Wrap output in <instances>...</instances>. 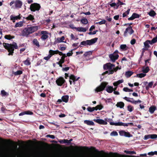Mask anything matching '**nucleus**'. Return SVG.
I'll return each instance as SVG.
<instances>
[{"instance_id": "nucleus-23", "label": "nucleus", "mask_w": 157, "mask_h": 157, "mask_svg": "<svg viewBox=\"0 0 157 157\" xmlns=\"http://www.w3.org/2000/svg\"><path fill=\"white\" fill-rule=\"evenodd\" d=\"M69 98V96L68 95L63 96L61 98L62 101L65 103L67 102L68 101Z\"/></svg>"}, {"instance_id": "nucleus-10", "label": "nucleus", "mask_w": 157, "mask_h": 157, "mask_svg": "<svg viewBox=\"0 0 157 157\" xmlns=\"http://www.w3.org/2000/svg\"><path fill=\"white\" fill-rule=\"evenodd\" d=\"M41 36L40 39L43 40H45L48 38V32L45 31H42L41 32Z\"/></svg>"}, {"instance_id": "nucleus-19", "label": "nucleus", "mask_w": 157, "mask_h": 157, "mask_svg": "<svg viewBox=\"0 0 157 157\" xmlns=\"http://www.w3.org/2000/svg\"><path fill=\"white\" fill-rule=\"evenodd\" d=\"M79 78H80V77H78L76 78V77L73 75H71L69 77V79L73 81L74 84L75 83V81H77Z\"/></svg>"}, {"instance_id": "nucleus-28", "label": "nucleus", "mask_w": 157, "mask_h": 157, "mask_svg": "<svg viewBox=\"0 0 157 157\" xmlns=\"http://www.w3.org/2000/svg\"><path fill=\"white\" fill-rule=\"evenodd\" d=\"M149 70L150 69L148 66H147L146 67H145L144 66L142 67V72L144 74L147 73Z\"/></svg>"}, {"instance_id": "nucleus-22", "label": "nucleus", "mask_w": 157, "mask_h": 157, "mask_svg": "<svg viewBox=\"0 0 157 157\" xmlns=\"http://www.w3.org/2000/svg\"><path fill=\"white\" fill-rule=\"evenodd\" d=\"M106 90L108 93H111L113 91V86H108L106 88Z\"/></svg>"}, {"instance_id": "nucleus-31", "label": "nucleus", "mask_w": 157, "mask_h": 157, "mask_svg": "<svg viewBox=\"0 0 157 157\" xmlns=\"http://www.w3.org/2000/svg\"><path fill=\"white\" fill-rule=\"evenodd\" d=\"M33 44L36 46L38 47H39L40 46L39 42L36 39H33Z\"/></svg>"}, {"instance_id": "nucleus-8", "label": "nucleus", "mask_w": 157, "mask_h": 157, "mask_svg": "<svg viewBox=\"0 0 157 157\" xmlns=\"http://www.w3.org/2000/svg\"><path fill=\"white\" fill-rule=\"evenodd\" d=\"M65 82V80L62 77H59L56 81V82L57 85L59 86H62Z\"/></svg>"}, {"instance_id": "nucleus-24", "label": "nucleus", "mask_w": 157, "mask_h": 157, "mask_svg": "<svg viewBox=\"0 0 157 157\" xmlns=\"http://www.w3.org/2000/svg\"><path fill=\"white\" fill-rule=\"evenodd\" d=\"M84 123L88 125H94V122L91 121L86 120L84 121Z\"/></svg>"}, {"instance_id": "nucleus-30", "label": "nucleus", "mask_w": 157, "mask_h": 157, "mask_svg": "<svg viewBox=\"0 0 157 157\" xmlns=\"http://www.w3.org/2000/svg\"><path fill=\"white\" fill-rule=\"evenodd\" d=\"M116 105L118 107H119L121 108H122L124 107V104L122 102H117Z\"/></svg>"}, {"instance_id": "nucleus-49", "label": "nucleus", "mask_w": 157, "mask_h": 157, "mask_svg": "<svg viewBox=\"0 0 157 157\" xmlns=\"http://www.w3.org/2000/svg\"><path fill=\"white\" fill-rule=\"evenodd\" d=\"M68 140L67 139L60 140L59 141V142L61 144H68Z\"/></svg>"}, {"instance_id": "nucleus-2", "label": "nucleus", "mask_w": 157, "mask_h": 157, "mask_svg": "<svg viewBox=\"0 0 157 157\" xmlns=\"http://www.w3.org/2000/svg\"><path fill=\"white\" fill-rule=\"evenodd\" d=\"M38 30V27L36 26L25 28L21 31V35L28 37L30 34Z\"/></svg>"}, {"instance_id": "nucleus-46", "label": "nucleus", "mask_w": 157, "mask_h": 157, "mask_svg": "<svg viewBox=\"0 0 157 157\" xmlns=\"http://www.w3.org/2000/svg\"><path fill=\"white\" fill-rule=\"evenodd\" d=\"M157 42V35L153 39L150 40V42L151 43V44H152Z\"/></svg>"}, {"instance_id": "nucleus-13", "label": "nucleus", "mask_w": 157, "mask_h": 157, "mask_svg": "<svg viewBox=\"0 0 157 157\" xmlns=\"http://www.w3.org/2000/svg\"><path fill=\"white\" fill-rule=\"evenodd\" d=\"M93 121L100 124L106 125L107 124V122L101 119H94Z\"/></svg>"}, {"instance_id": "nucleus-60", "label": "nucleus", "mask_w": 157, "mask_h": 157, "mask_svg": "<svg viewBox=\"0 0 157 157\" xmlns=\"http://www.w3.org/2000/svg\"><path fill=\"white\" fill-rule=\"evenodd\" d=\"M150 138H151L150 135H145L144 137V140H147Z\"/></svg>"}, {"instance_id": "nucleus-42", "label": "nucleus", "mask_w": 157, "mask_h": 157, "mask_svg": "<svg viewBox=\"0 0 157 157\" xmlns=\"http://www.w3.org/2000/svg\"><path fill=\"white\" fill-rule=\"evenodd\" d=\"M146 75L145 74L141 73L136 74V76L140 78H142L145 77Z\"/></svg>"}, {"instance_id": "nucleus-7", "label": "nucleus", "mask_w": 157, "mask_h": 157, "mask_svg": "<svg viewBox=\"0 0 157 157\" xmlns=\"http://www.w3.org/2000/svg\"><path fill=\"white\" fill-rule=\"evenodd\" d=\"M103 68L105 70H108L109 74H112L114 73V71L112 69L109 63H107L105 64L103 66Z\"/></svg>"}, {"instance_id": "nucleus-64", "label": "nucleus", "mask_w": 157, "mask_h": 157, "mask_svg": "<svg viewBox=\"0 0 157 157\" xmlns=\"http://www.w3.org/2000/svg\"><path fill=\"white\" fill-rule=\"evenodd\" d=\"M153 82H151L148 83L147 86L150 88H151L153 85Z\"/></svg>"}, {"instance_id": "nucleus-56", "label": "nucleus", "mask_w": 157, "mask_h": 157, "mask_svg": "<svg viewBox=\"0 0 157 157\" xmlns=\"http://www.w3.org/2000/svg\"><path fill=\"white\" fill-rule=\"evenodd\" d=\"M150 135L151 139H155L157 138V135L156 134H151Z\"/></svg>"}, {"instance_id": "nucleus-55", "label": "nucleus", "mask_w": 157, "mask_h": 157, "mask_svg": "<svg viewBox=\"0 0 157 157\" xmlns=\"http://www.w3.org/2000/svg\"><path fill=\"white\" fill-rule=\"evenodd\" d=\"M111 136H117L118 135V133L116 131H113L110 133Z\"/></svg>"}, {"instance_id": "nucleus-53", "label": "nucleus", "mask_w": 157, "mask_h": 157, "mask_svg": "<svg viewBox=\"0 0 157 157\" xmlns=\"http://www.w3.org/2000/svg\"><path fill=\"white\" fill-rule=\"evenodd\" d=\"M148 155H157V151H155L154 152L151 151L148 152Z\"/></svg>"}, {"instance_id": "nucleus-54", "label": "nucleus", "mask_w": 157, "mask_h": 157, "mask_svg": "<svg viewBox=\"0 0 157 157\" xmlns=\"http://www.w3.org/2000/svg\"><path fill=\"white\" fill-rule=\"evenodd\" d=\"M87 110L89 112H91L94 111V109H93V107H89L87 108Z\"/></svg>"}, {"instance_id": "nucleus-39", "label": "nucleus", "mask_w": 157, "mask_h": 157, "mask_svg": "<svg viewBox=\"0 0 157 157\" xmlns=\"http://www.w3.org/2000/svg\"><path fill=\"white\" fill-rule=\"evenodd\" d=\"M25 65L28 66L31 64V62H30L29 58H28L27 59L23 61Z\"/></svg>"}, {"instance_id": "nucleus-52", "label": "nucleus", "mask_w": 157, "mask_h": 157, "mask_svg": "<svg viewBox=\"0 0 157 157\" xmlns=\"http://www.w3.org/2000/svg\"><path fill=\"white\" fill-rule=\"evenodd\" d=\"M92 54V52L91 51H89L88 52H86L85 53L83 54V56H84L86 57L88 55H91Z\"/></svg>"}, {"instance_id": "nucleus-11", "label": "nucleus", "mask_w": 157, "mask_h": 157, "mask_svg": "<svg viewBox=\"0 0 157 157\" xmlns=\"http://www.w3.org/2000/svg\"><path fill=\"white\" fill-rule=\"evenodd\" d=\"M129 34L131 35L134 32V30L132 29V27L131 26H129L126 28L125 31L124 32V36H126L127 35V33L128 31Z\"/></svg>"}, {"instance_id": "nucleus-51", "label": "nucleus", "mask_w": 157, "mask_h": 157, "mask_svg": "<svg viewBox=\"0 0 157 157\" xmlns=\"http://www.w3.org/2000/svg\"><path fill=\"white\" fill-rule=\"evenodd\" d=\"M23 72L21 70L17 71L14 73V74L16 76L18 75H20L22 74Z\"/></svg>"}, {"instance_id": "nucleus-16", "label": "nucleus", "mask_w": 157, "mask_h": 157, "mask_svg": "<svg viewBox=\"0 0 157 157\" xmlns=\"http://www.w3.org/2000/svg\"><path fill=\"white\" fill-rule=\"evenodd\" d=\"M20 14L18 16H13L11 15L10 16V20L13 21V22H14L15 21V20L17 19H21V17L20 16Z\"/></svg>"}, {"instance_id": "nucleus-29", "label": "nucleus", "mask_w": 157, "mask_h": 157, "mask_svg": "<svg viewBox=\"0 0 157 157\" xmlns=\"http://www.w3.org/2000/svg\"><path fill=\"white\" fill-rule=\"evenodd\" d=\"M110 124L111 125H114L115 126H123V123L121 122H119L117 123L110 122Z\"/></svg>"}, {"instance_id": "nucleus-57", "label": "nucleus", "mask_w": 157, "mask_h": 157, "mask_svg": "<svg viewBox=\"0 0 157 157\" xmlns=\"http://www.w3.org/2000/svg\"><path fill=\"white\" fill-rule=\"evenodd\" d=\"M129 125L131 126H133V123H123V126H128Z\"/></svg>"}, {"instance_id": "nucleus-41", "label": "nucleus", "mask_w": 157, "mask_h": 157, "mask_svg": "<svg viewBox=\"0 0 157 157\" xmlns=\"http://www.w3.org/2000/svg\"><path fill=\"white\" fill-rule=\"evenodd\" d=\"M130 10V9H128L126 12H125L122 15L123 17H126L127 16V15L129 14Z\"/></svg>"}, {"instance_id": "nucleus-17", "label": "nucleus", "mask_w": 157, "mask_h": 157, "mask_svg": "<svg viewBox=\"0 0 157 157\" xmlns=\"http://www.w3.org/2000/svg\"><path fill=\"white\" fill-rule=\"evenodd\" d=\"M151 43L150 42V40H147L144 43V45L145 47V48L147 49L148 50V48L150 47L149 44H151Z\"/></svg>"}, {"instance_id": "nucleus-33", "label": "nucleus", "mask_w": 157, "mask_h": 157, "mask_svg": "<svg viewBox=\"0 0 157 157\" xmlns=\"http://www.w3.org/2000/svg\"><path fill=\"white\" fill-rule=\"evenodd\" d=\"M123 98L127 101L130 102L133 104V102L134 100L133 98H128L126 97H124Z\"/></svg>"}, {"instance_id": "nucleus-45", "label": "nucleus", "mask_w": 157, "mask_h": 157, "mask_svg": "<svg viewBox=\"0 0 157 157\" xmlns=\"http://www.w3.org/2000/svg\"><path fill=\"white\" fill-rule=\"evenodd\" d=\"M127 109L129 112H131L134 110V107L132 105H129L127 106Z\"/></svg>"}, {"instance_id": "nucleus-35", "label": "nucleus", "mask_w": 157, "mask_h": 157, "mask_svg": "<svg viewBox=\"0 0 157 157\" xmlns=\"http://www.w3.org/2000/svg\"><path fill=\"white\" fill-rule=\"evenodd\" d=\"M120 48L121 49L124 51L127 50L128 48V47L125 44L121 45Z\"/></svg>"}, {"instance_id": "nucleus-26", "label": "nucleus", "mask_w": 157, "mask_h": 157, "mask_svg": "<svg viewBox=\"0 0 157 157\" xmlns=\"http://www.w3.org/2000/svg\"><path fill=\"white\" fill-rule=\"evenodd\" d=\"M124 82V80L123 79L119 80L113 83V85L115 86H117L118 85L123 83Z\"/></svg>"}, {"instance_id": "nucleus-5", "label": "nucleus", "mask_w": 157, "mask_h": 157, "mask_svg": "<svg viewBox=\"0 0 157 157\" xmlns=\"http://www.w3.org/2000/svg\"><path fill=\"white\" fill-rule=\"evenodd\" d=\"M40 7V6L39 4L34 3L31 4L30 9L32 11L35 12L36 11H38Z\"/></svg>"}, {"instance_id": "nucleus-27", "label": "nucleus", "mask_w": 157, "mask_h": 157, "mask_svg": "<svg viewBox=\"0 0 157 157\" xmlns=\"http://www.w3.org/2000/svg\"><path fill=\"white\" fill-rule=\"evenodd\" d=\"M58 50L54 51L52 50H50L49 52V55H51V56H52L54 54H58Z\"/></svg>"}, {"instance_id": "nucleus-21", "label": "nucleus", "mask_w": 157, "mask_h": 157, "mask_svg": "<svg viewBox=\"0 0 157 157\" xmlns=\"http://www.w3.org/2000/svg\"><path fill=\"white\" fill-rule=\"evenodd\" d=\"M156 109V108L155 106L152 105L149 108V111L151 114H153Z\"/></svg>"}, {"instance_id": "nucleus-9", "label": "nucleus", "mask_w": 157, "mask_h": 157, "mask_svg": "<svg viewBox=\"0 0 157 157\" xmlns=\"http://www.w3.org/2000/svg\"><path fill=\"white\" fill-rule=\"evenodd\" d=\"M119 135L121 136H124L126 137H130L132 136L129 132H126L124 130H121L119 132Z\"/></svg>"}, {"instance_id": "nucleus-44", "label": "nucleus", "mask_w": 157, "mask_h": 157, "mask_svg": "<svg viewBox=\"0 0 157 157\" xmlns=\"http://www.w3.org/2000/svg\"><path fill=\"white\" fill-rule=\"evenodd\" d=\"M124 152L127 154H136V152L134 151H129L125 150Z\"/></svg>"}, {"instance_id": "nucleus-38", "label": "nucleus", "mask_w": 157, "mask_h": 157, "mask_svg": "<svg viewBox=\"0 0 157 157\" xmlns=\"http://www.w3.org/2000/svg\"><path fill=\"white\" fill-rule=\"evenodd\" d=\"M133 74V72L131 71H127L125 72V75L127 78L130 77Z\"/></svg>"}, {"instance_id": "nucleus-58", "label": "nucleus", "mask_w": 157, "mask_h": 157, "mask_svg": "<svg viewBox=\"0 0 157 157\" xmlns=\"http://www.w3.org/2000/svg\"><path fill=\"white\" fill-rule=\"evenodd\" d=\"M98 32V30H95L93 32H90L88 33V34L90 35H94L96 34V33Z\"/></svg>"}, {"instance_id": "nucleus-48", "label": "nucleus", "mask_w": 157, "mask_h": 157, "mask_svg": "<svg viewBox=\"0 0 157 157\" xmlns=\"http://www.w3.org/2000/svg\"><path fill=\"white\" fill-rule=\"evenodd\" d=\"M81 22L83 24H86L88 23V21L86 18H83L81 20Z\"/></svg>"}, {"instance_id": "nucleus-15", "label": "nucleus", "mask_w": 157, "mask_h": 157, "mask_svg": "<svg viewBox=\"0 0 157 157\" xmlns=\"http://www.w3.org/2000/svg\"><path fill=\"white\" fill-rule=\"evenodd\" d=\"M140 17V15L136 13H133L132 16L128 18L129 21L132 20L136 18H139Z\"/></svg>"}, {"instance_id": "nucleus-40", "label": "nucleus", "mask_w": 157, "mask_h": 157, "mask_svg": "<svg viewBox=\"0 0 157 157\" xmlns=\"http://www.w3.org/2000/svg\"><path fill=\"white\" fill-rule=\"evenodd\" d=\"M23 22L22 21H20L17 23L15 25V27H21L23 26Z\"/></svg>"}, {"instance_id": "nucleus-32", "label": "nucleus", "mask_w": 157, "mask_h": 157, "mask_svg": "<svg viewBox=\"0 0 157 157\" xmlns=\"http://www.w3.org/2000/svg\"><path fill=\"white\" fill-rule=\"evenodd\" d=\"M76 30L79 32H85L86 31V29L82 27H78L76 28Z\"/></svg>"}, {"instance_id": "nucleus-4", "label": "nucleus", "mask_w": 157, "mask_h": 157, "mask_svg": "<svg viewBox=\"0 0 157 157\" xmlns=\"http://www.w3.org/2000/svg\"><path fill=\"white\" fill-rule=\"evenodd\" d=\"M98 38L97 37L92 39L90 40H87L81 42L80 44L82 45H91L96 42Z\"/></svg>"}, {"instance_id": "nucleus-59", "label": "nucleus", "mask_w": 157, "mask_h": 157, "mask_svg": "<svg viewBox=\"0 0 157 157\" xmlns=\"http://www.w3.org/2000/svg\"><path fill=\"white\" fill-rule=\"evenodd\" d=\"M141 101L139 99L137 101L133 100V104H136L138 103H141Z\"/></svg>"}, {"instance_id": "nucleus-6", "label": "nucleus", "mask_w": 157, "mask_h": 157, "mask_svg": "<svg viewBox=\"0 0 157 157\" xmlns=\"http://www.w3.org/2000/svg\"><path fill=\"white\" fill-rule=\"evenodd\" d=\"M108 83L106 82H102L100 86L96 88L95 91L97 92H100L104 90L107 85Z\"/></svg>"}, {"instance_id": "nucleus-37", "label": "nucleus", "mask_w": 157, "mask_h": 157, "mask_svg": "<svg viewBox=\"0 0 157 157\" xmlns=\"http://www.w3.org/2000/svg\"><path fill=\"white\" fill-rule=\"evenodd\" d=\"M65 39V37L64 36H62L61 38L58 37L57 38V42L60 43L64 42L63 40Z\"/></svg>"}, {"instance_id": "nucleus-61", "label": "nucleus", "mask_w": 157, "mask_h": 157, "mask_svg": "<svg viewBox=\"0 0 157 157\" xmlns=\"http://www.w3.org/2000/svg\"><path fill=\"white\" fill-rule=\"evenodd\" d=\"M97 106V107L98 109L100 110L102 109L103 108V106L101 105H98Z\"/></svg>"}, {"instance_id": "nucleus-25", "label": "nucleus", "mask_w": 157, "mask_h": 157, "mask_svg": "<svg viewBox=\"0 0 157 157\" xmlns=\"http://www.w3.org/2000/svg\"><path fill=\"white\" fill-rule=\"evenodd\" d=\"M4 37L6 39L10 40L11 39L14 38L15 36H11L10 34L6 35Z\"/></svg>"}, {"instance_id": "nucleus-12", "label": "nucleus", "mask_w": 157, "mask_h": 157, "mask_svg": "<svg viewBox=\"0 0 157 157\" xmlns=\"http://www.w3.org/2000/svg\"><path fill=\"white\" fill-rule=\"evenodd\" d=\"M119 56V55L117 54H111L109 55V58L113 63L115 62L116 60L118 59Z\"/></svg>"}, {"instance_id": "nucleus-36", "label": "nucleus", "mask_w": 157, "mask_h": 157, "mask_svg": "<svg viewBox=\"0 0 157 157\" xmlns=\"http://www.w3.org/2000/svg\"><path fill=\"white\" fill-rule=\"evenodd\" d=\"M148 14L151 17H154L155 16L156 13L155 11L153 10H151L148 13Z\"/></svg>"}, {"instance_id": "nucleus-3", "label": "nucleus", "mask_w": 157, "mask_h": 157, "mask_svg": "<svg viewBox=\"0 0 157 157\" xmlns=\"http://www.w3.org/2000/svg\"><path fill=\"white\" fill-rule=\"evenodd\" d=\"M0 149V157H13V150H10L8 146Z\"/></svg>"}, {"instance_id": "nucleus-47", "label": "nucleus", "mask_w": 157, "mask_h": 157, "mask_svg": "<svg viewBox=\"0 0 157 157\" xmlns=\"http://www.w3.org/2000/svg\"><path fill=\"white\" fill-rule=\"evenodd\" d=\"M1 94L3 96H8L9 95V94L8 93H7L4 90H1Z\"/></svg>"}, {"instance_id": "nucleus-63", "label": "nucleus", "mask_w": 157, "mask_h": 157, "mask_svg": "<svg viewBox=\"0 0 157 157\" xmlns=\"http://www.w3.org/2000/svg\"><path fill=\"white\" fill-rule=\"evenodd\" d=\"M109 5L111 7H114L115 8V6L117 7V3L115 2L110 4Z\"/></svg>"}, {"instance_id": "nucleus-14", "label": "nucleus", "mask_w": 157, "mask_h": 157, "mask_svg": "<svg viewBox=\"0 0 157 157\" xmlns=\"http://www.w3.org/2000/svg\"><path fill=\"white\" fill-rule=\"evenodd\" d=\"M22 5V2L20 0H16L15 1V6L16 8H20Z\"/></svg>"}, {"instance_id": "nucleus-50", "label": "nucleus", "mask_w": 157, "mask_h": 157, "mask_svg": "<svg viewBox=\"0 0 157 157\" xmlns=\"http://www.w3.org/2000/svg\"><path fill=\"white\" fill-rule=\"evenodd\" d=\"M106 22V21L104 19H103L102 21L96 22V24H99L100 25H101L102 24H104Z\"/></svg>"}, {"instance_id": "nucleus-34", "label": "nucleus", "mask_w": 157, "mask_h": 157, "mask_svg": "<svg viewBox=\"0 0 157 157\" xmlns=\"http://www.w3.org/2000/svg\"><path fill=\"white\" fill-rule=\"evenodd\" d=\"M125 4L121 1L120 0H118V2L117 3V7L116 8V9H118L119 6L120 5H125Z\"/></svg>"}, {"instance_id": "nucleus-18", "label": "nucleus", "mask_w": 157, "mask_h": 157, "mask_svg": "<svg viewBox=\"0 0 157 157\" xmlns=\"http://www.w3.org/2000/svg\"><path fill=\"white\" fill-rule=\"evenodd\" d=\"M33 114L32 112L29 111H24L20 113L19 114V116H23L25 114L27 115H32Z\"/></svg>"}, {"instance_id": "nucleus-20", "label": "nucleus", "mask_w": 157, "mask_h": 157, "mask_svg": "<svg viewBox=\"0 0 157 157\" xmlns=\"http://www.w3.org/2000/svg\"><path fill=\"white\" fill-rule=\"evenodd\" d=\"M24 18L25 19L27 20H29L32 21L33 22H34V21H33L34 20V18L33 16L31 14L29 15L26 18L24 17Z\"/></svg>"}, {"instance_id": "nucleus-1", "label": "nucleus", "mask_w": 157, "mask_h": 157, "mask_svg": "<svg viewBox=\"0 0 157 157\" xmlns=\"http://www.w3.org/2000/svg\"><path fill=\"white\" fill-rule=\"evenodd\" d=\"M4 48L9 52L8 56H13L15 49H17L18 47L16 42L12 44L4 43L3 44Z\"/></svg>"}, {"instance_id": "nucleus-62", "label": "nucleus", "mask_w": 157, "mask_h": 157, "mask_svg": "<svg viewBox=\"0 0 157 157\" xmlns=\"http://www.w3.org/2000/svg\"><path fill=\"white\" fill-rule=\"evenodd\" d=\"M136 42V40L135 39H133L131 40L130 41V43L132 45H133L135 44Z\"/></svg>"}, {"instance_id": "nucleus-43", "label": "nucleus", "mask_w": 157, "mask_h": 157, "mask_svg": "<svg viewBox=\"0 0 157 157\" xmlns=\"http://www.w3.org/2000/svg\"><path fill=\"white\" fill-rule=\"evenodd\" d=\"M66 57V54H64L63 56L61 57V59L58 62L63 63L65 62V58Z\"/></svg>"}]
</instances>
